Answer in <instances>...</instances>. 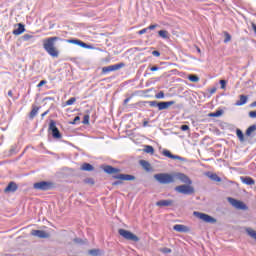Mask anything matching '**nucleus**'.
Returning <instances> with one entry per match:
<instances>
[{
    "mask_svg": "<svg viewBox=\"0 0 256 256\" xmlns=\"http://www.w3.org/2000/svg\"><path fill=\"white\" fill-rule=\"evenodd\" d=\"M175 191L177 193H181L182 195H193V193H195V188H193L191 184L180 185L175 187Z\"/></svg>",
    "mask_w": 256,
    "mask_h": 256,
    "instance_id": "obj_5",
    "label": "nucleus"
},
{
    "mask_svg": "<svg viewBox=\"0 0 256 256\" xmlns=\"http://www.w3.org/2000/svg\"><path fill=\"white\" fill-rule=\"evenodd\" d=\"M43 85H47V80H42L39 82V84L37 85V87H43Z\"/></svg>",
    "mask_w": 256,
    "mask_h": 256,
    "instance_id": "obj_43",
    "label": "nucleus"
},
{
    "mask_svg": "<svg viewBox=\"0 0 256 256\" xmlns=\"http://www.w3.org/2000/svg\"><path fill=\"white\" fill-rule=\"evenodd\" d=\"M175 177H177L181 183H186V185H191L193 183V181L183 173H177L175 174Z\"/></svg>",
    "mask_w": 256,
    "mask_h": 256,
    "instance_id": "obj_15",
    "label": "nucleus"
},
{
    "mask_svg": "<svg viewBox=\"0 0 256 256\" xmlns=\"http://www.w3.org/2000/svg\"><path fill=\"white\" fill-rule=\"evenodd\" d=\"M19 186L14 181L9 182L8 186L4 189V193H15Z\"/></svg>",
    "mask_w": 256,
    "mask_h": 256,
    "instance_id": "obj_16",
    "label": "nucleus"
},
{
    "mask_svg": "<svg viewBox=\"0 0 256 256\" xmlns=\"http://www.w3.org/2000/svg\"><path fill=\"white\" fill-rule=\"evenodd\" d=\"M194 216L200 219L201 221H204V223H217V219L213 218L212 216H209V214L194 212Z\"/></svg>",
    "mask_w": 256,
    "mask_h": 256,
    "instance_id": "obj_8",
    "label": "nucleus"
},
{
    "mask_svg": "<svg viewBox=\"0 0 256 256\" xmlns=\"http://www.w3.org/2000/svg\"><path fill=\"white\" fill-rule=\"evenodd\" d=\"M188 79L191 81V83H199V76L197 75L191 74L188 76Z\"/></svg>",
    "mask_w": 256,
    "mask_h": 256,
    "instance_id": "obj_29",
    "label": "nucleus"
},
{
    "mask_svg": "<svg viewBox=\"0 0 256 256\" xmlns=\"http://www.w3.org/2000/svg\"><path fill=\"white\" fill-rule=\"evenodd\" d=\"M223 115V111L217 110L216 112L208 114V117H221Z\"/></svg>",
    "mask_w": 256,
    "mask_h": 256,
    "instance_id": "obj_31",
    "label": "nucleus"
},
{
    "mask_svg": "<svg viewBox=\"0 0 256 256\" xmlns=\"http://www.w3.org/2000/svg\"><path fill=\"white\" fill-rule=\"evenodd\" d=\"M150 71H159V67L158 66H153L150 68Z\"/></svg>",
    "mask_w": 256,
    "mask_h": 256,
    "instance_id": "obj_49",
    "label": "nucleus"
},
{
    "mask_svg": "<svg viewBox=\"0 0 256 256\" xmlns=\"http://www.w3.org/2000/svg\"><path fill=\"white\" fill-rule=\"evenodd\" d=\"M157 207H171L173 200H160L156 202Z\"/></svg>",
    "mask_w": 256,
    "mask_h": 256,
    "instance_id": "obj_18",
    "label": "nucleus"
},
{
    "mask_svg": "<svg viewBox=\"0 0 256 256\" xmlns=\"http://www.w3.org/2000/svg\"><path fill=\"white\" fill-rule=\"evenodd\" d=\"M89 119H90L89 114L84 115L82 123H83L84 125H89Z\"/></svg>",
    "mask_w": 256,
    "mask_h": 256,
    "instance_id": "obj_35",
    "label": "nucleus"
},
{
    "mask_svg": "<svg viewBox=\"0 0 256 256\" xmlns=\"http://www.w3.org/2000/svg\"><path fill=\"white\" fill-rule=\"evenodd\" d=\"M249 117H251V119H255L256 118V111H250L249 112Z\"/></svg>",
    "mask_w": 256,
    "mask_h": 256,
    "instance_id": "obj_44",
    "label": "nucleus"
},
{
    "mask_svg": "<svg viewBox=\"0 0 256 256\" xmlns=\"http://www.w3.org/2000/svg\"><path fill=\"white\" fill-rule=\"evenodd\" d=\"M103 169L104 172L108 175H113V179H119V181H135V176L131 174H117L121 172L119 168H115L111 165H106Z\"/></svg>",
    "mask_w": 256,
    "mask_h": 256,
    "instance_id": "obj_2",
    "label": "nucleus"
},
{
    "mask_svg": "<svg viewBox=\"0 0 256 256\" xmlns=\"http://www.w3.org/2000/svg\"><path fill=\"white\" fill-rule=\"evenodd\" d=\"M48 130L52 132V137L54 139H61V132H59V128H57L55 120H50Z\"/></svg>",
    "mask_w": 256,
    "mask_h": 256,
    "instance_id": "obj_9",
    "label": "nucleus"
},
{
    "mask_svg": "<svg viewBox=\"0 0 256 256\" xmlns=\"http://www.w3.org/2000/svg\"><path fill=\"white\" fill-rule=\"evenodd\" d=\"M228 203H230L232 207H235V209H239L240 211H247V209H249V207H247L245 203L235 198L229 197Z\"/></svg>",
    "mask_w": 256,
    "mask_h": 256,
    "instance_id": "obj_7",
    "label": "nucleus"
},
{
    "mask_svg": "<svg viewBox=\"0 0 256 256\" xmlns=\"http://www.w3.org/2000/svg\"><path fill=\"white\" fill-rule=\"evenodd\" d=\"M240 181H242V183H244V185H255V180L249 176L240 177Z\"/></svg>",
    "mask_w": 256,
    "mask_h": 256,
    "instance_id": "obj_19",
    "label": "nucleus"
},
{
    "mask_svg": "<svg viewBox=\"0 0 256 256\" xmlns=\"http://www.w3.org/2000/svg\"><path fill=\"white\" fill-rule=\"evenodd\" d=\"M112 185H113V186H115V185H121V181L113 182Z\"/></svg>",
    "mask_w": 256,
    "mask_h": 256,
    "instance_id": "obj_52",
    "label": "nucleus"
},
{
    "mask_svg": "<svg viewBox=\"0 0 256 256\" xmlns=\"http://www.w3.org/2000/svg\"><path fill=\"white\" fill-rule=\"evenodd\" d=\"M220 85H221V89H226L227 88V81L220 80Z\"/></svg>",
    "mask_w": 256,
    "mask_h": 256,
    "instance_id": "obj_37",
    "label": "nucleus"
},
{
    "mask_svg": "<svg viewBox=\"0 0 256 256\" xmlns=\"http://www.w3.org/2000/svg\"><path fill=\"white\" fill-rule=\"evenodd\" d=\"M149 105H150V107H158L159 102H157V101H150Z\"/></svg>",
    "mask_w": 256,
    "mask_h": 256,
    "instance_id": "obj_40",
    "label": "nucleus"
},
{
    "mask_svg": "<svg viewBox=\"0 0 256 256\" xmlns=\"http://www.w3.org/2000/svg\"><path fill=\"white\" fill-rule=\"evenodd\" d=\"M207 177L212 181H216V183H221V177H219L216 173H207Z\"/></svg>",
    "mask_w": 256,
    "mask_h": 256,
    "instance_id": "obj_22",
    "label": "nucleus"
},
{
    "mask_svg": "<svg viewBox=\"0 0 256 256\" xmlns=\"http://www.w3.org/2000/svg\"><path fill=\"white\" fill-rule=\"evenodd\" d=\"M80 120H81V118H80L79 116H76V117L74 118V121L72 122L73 125H75L76 121H80Z\"/></svg>",
    "mask_w": 256,
    "mask_h": 256,
    "instance_id": "obj_50",
    "label": "nucleus"
},
{
    "mask_svg": "<svg viewBox=\"0 0 256 256\" xmlns=\"http://www.w3.org/2000/svg\"><path fill=\"white\" fill-rule=\"evenodd\" d=\"M59 37H49L43 40V49L50 55V57H53L54 59H57L59 57V49L57 46H55V42L59 41Z\"/></svg>",
    "mask_w": 256,
    "mask_h": 256,
    "instance_id": "obj_1",
    "label": "nucleus"
},
{
    "mask_svg": "<svg viewBox=\"0 0 256 256\" xmlns=\"http://www.w3.org/2000/svg\"><path fill=\"white\" fill-rule=\"evenodd\" d=\"M180 129L181 131H189V125H182Z\"/></svg>",
    "mask_w": 256,
    "mask_h": 256,
    "instance_id": "obj_46",
    "label": "nucleus"
},
{
    "mask_svg": "<svg viewBox=\"0 0 256 256\" xmlns=\"http://www.w3.org/2000/svg\"><path fill=\"white\" fill-rule=\"evenodd\" d=\"M174 231H177V233H189L191 231V228L189 226H185L183 224H176L173 226Z\"/></svg>",
    "mask_w": 256,
    "mask_h": 256,
    "instance_id": "obj_14",
    "label": "nucleus"
},
{
    "mask_svg": "<svg viewBox=\"0 0 256 256\" xmlns=\"http://www.w3.org/2000/svg\"><path fill=\"white\" fill-rule=\"evenodd\" d=\"M158 35L162 37V39H169V32H167V30L158 31Z\"/></svg>",
    "mask_w": 256,
    "mask_h": 256,
    "instance_id": "obj_28",
    "label": "nucleus"
},
{
    "mask_svg": "<svg viewBox=\"0 0 256 256\" xmlns=\"http://www.w3.org/2000/svg\"><path fill=\"white\" fill-rule=\"evenodd\" d=\"M144 153H148L149 155H154L155 154V148L151 145H145L143 149Z\"/></svg>",
    "mask_w": 256,
    "mask_h": 256,
    "instance_id": "obj_24",
    "label": "nucleus"
},
{
    "mask_svg": "<svg viewBox=\"0 0 256 256\" xmlns=\"http://www.w3.org/2000/svg\"><path fill=\"white\" fill-rule=\"evenodd\" d=\"M123 67H125V63L106 66L102 68V74L107 75V73H111V71H119V69H123Z\"/></svg>",
    "mask_w": 256,
    "mask_h": 256,
    "instance_id": "obj_10",
    "label": "nucleus"
},
{
    "mask_svg": "<svg viewBox=\"0 0 256 256\" xmlns=\"http://www.w3.org/2000/svg\"><path fill=\"white\" fill-rule=\"evenodd\" d=\"M171 105H175V101H168V102H159L158 103V110L163 111L171 107Z\"/></svg>",
    "mask_w": 256,
    "mask_h": 256,
    "instance_id": "obj_17",
    "label": "nucleus"
},
{
    "mask_svg": "<svg viewBox=\"0 0 256 256\" xmlns=\"http://www.w3.org/2000/svg\"><path fill=\"white\" fill-rule=\"evenodd\" d=\"M45 115H49V110H46L44 113L41 114L42 119L43 117H45Z\"/></svg>",
    "mask_w": 256,
    "mask_h": 256,
    "instance_id": "obj_51",
    "label": "nucleus"
},
{
    "mask_svg": "<svg viewBox=\"0 0 256 256\" xmlns=\"http://www.w3.org/2000/svg\"><path fill=\"white\" fill-rule=\"evenodd\" d=\"M140 165L145 171H151V164L146 160H140Z\"/></svg>",
    "mask_w": 256,
    "mask_h": 256,
    "instance_id": "obj_23",
    "label": "nucleus"
},
{
    "mask_svg": "<svg viewBox=\"0 0 256 256\" xmlns=\"http://www.w3.org/2000/svg\"><path fill=\"white\" fill-rule=\"evenodd\" d=\"M13 35H22V33H25V25L19 23L18 28L13 30Z\"/></svg>",
    "mask_w": 256,
    "mask_h": 256,
    "instance_id": "obj_20",
    "label": "nucleus"
},
{
    "mask_svg": "<svg viewBox=\"0 0 256 256\" xmlns=\"http://www.w3.org/2000/svg\"><path fill=\"white\" fill-rule=\"evenodd\" d=\"M224 43H229V41H231V34H229V32H224Z\"/></svg>",
    "mask_w": 256,
    "mask_h": 256,
    "instance_id": "obj_33",
    "label": "nucleus"
},
{
    "mask_svg": "<svg viewBox=\"0 0 256 256\" xmlns=\"http://www.w3.org/2000/svg\"><path fill=\"white\" fill-rule=\"evenodd\" d=\"M75 101H77V98L72 97V98H70L69 100L66 101V105L71 106V105H73V103H75Z\"/></svg>",
    "mask_w": 256,
    "mask_h": 256,
    "instance_id": "obj_34",
    "label": "nucleus"
},
{
    "mask_svg": "<svg viewBox=\"0 0 256 256\" xmlns=\"http://www.w3.org/2000/svg\"><path fill=\"white\" fill-rule=\"evenodd\" d=\"M37 113H39V107L34 106L29 114L30 119H35V117H37Z\"/></svg>",
    "mask_w": 256,
    "mask_h": 256,
    "instance_id": "obj_25",
    "label": "nucleus"
},
{
    "mask_svg": "<svg viewBox=\"0 0 256 256\" xmlns=\"http://www.w3.org/2000/svg\"><path fill=\"white\" fill-rule=\"evenodd\" d=\"M31 235H33V237H38L39 239H49L50 237L49 233L43 230H32Z\"/></svg>",
    "mask_w": 256,
    "mask_h": 256,
    "instance_id": "obj_11",
    "label": "nucleus"
},
{
    "mask_svg": "<svg viewBox=\"0 0 256 256\" xmlns=\"http://www.w3.org/2000/svg\"><path fill=\"white\" fill-rule=\"evenodd\" d=\"M247 103V96L240 95V100L236 102L237 107H241V105H245Z\"/></svg>",
    "mask_w": 256,
    "mask_h": 256,
    "instance_id": "obj_26",
    "label": "nucleus"
},
{
    "mask_svg": "<svg viewBox=\"0 0 256 256\" xmlns=\"http://www.w3.org/2000/svg\"><path fill=\"white\" fill-rule=\"evenodd\" d=\"M198 53H201V49L198 48Z\"/></svg>",
    "mask_w": 256,
    "mask_h": 256,
    "instance_id": "obj_56",
    "label": "nucleus"
},
{
    "mask_svg": "<svg viewBox=\"0 0 256 256\" xmlns=\"http://www.w3.org/2000/svg\"><path fill=\"white\" fill-rule=\"evenodd\" d=\"M163 97H165V93L163 91H160L157 95H156V99H163Z\"/></svg>",
    "mask_w": 256,
    "mask_h": 256,
    "instance_id": "obj_39",
    "label": "nucleus"
},
{
    "mask_svg": "<svg viewBox=\"0 0 256 256\" xmlns=\"http://www.w3.org/2000/svg\"><path fill=\"white\" fill-rule=\"evenodd\" d=\"M118 233L121 237L126 239V241H133L134 243H139V238L137 237V235L133 234L129 230L119 229Z\"/></svg>",
    "mask_w": 256,
    "mask_h": 256,
    "instance_id": "obj_4",
    "label": "nucleus"
},
{
    "mask_svg": "<svg viewBox=\"0 0 256 256\" xmlns=\"http://www.w3.org/2000/svg\"><path fill=\"white\" fill-rule=\"evenodd\" d=\"M89 254L93 255V256H97V255H99V249L89 250Z\"/></svg>",
    "mask_w": 256,
    "mask_h": 256,
    "instance_id": "obj_36",
    "label": "nucleus"
},
{
    "mask_svg": "<svg viewBox=\"0 0 256 256\" xmlns=\"http://www.w3.org/2000/svg\"><path fill=\"white\" fill-rule=\"evenodd\" d=\"M161 252L162 253H171V249L170 248H162Z\"/></svg>",
    "mask_w": 256,
    "mask_h": 256,
    "instance_id": "obj_47",
    "label": "nucleus"
},
{
    "mask_svg": "<svg viewBox=\"0 0 256 256\" xmlns=\"http://www.w3.org/2000/svg\"><path fill=\"white\" fill-rule=\"evenodd\" d=\"M131 99H132V97L130 96V97H128V98H126L125 100H124V102H123V105L124 106H126L127 105V103H129V101H131Z\"/></svg>",
    "mask_w": 256,
    "mask_h": 256,
    "instance_id": "obj_48",
    "label": "nucleus"
},
{
    "mask_svg": "<svg viewBox=\"0 0 256 256\" xmlns=\"http://www.w3.org/2000/svg\"><path fill=\"white\" fill-rule=\"evenodd\" d=\"M215 91H216V89L214 88V89L211 91V93H215Z\"/></svg>",
    "mask_w": 256,
    "mask_h": 256,
    "instance_id": "obj_55",
    "label": "nucleus"
},
{
    "mask_svg": "<svg viewBox=\"0 0 256 256\" xmlns=\"http://www.w3.org/2000/svg\"><path fill=\"white\" fill-rule=\"evenodd\" d=\"M236 135H237L239 141H241V143H243V141H245V135L243 134V131H241V129L236 130Z\"/></svg>",
    "mask_w": 256,
    "mask_h": 256,
    "instance_id": "obj_27",
    "label": "nucleus"
},
{
    "mask_svg": "<svg viewBox=\"0 0 256 256\" xmlns=\"http://www.w3.org/2000/svg\"><path fill=\"white\" fill-rule=\"evenodd\" d=\"M84 183L86 185H95V180L93 178H86L84 179Z\"/></svg>",
    "mask_w": 256,
    "mask_h": 256,
    "instance_id": "obj_32",
    "label": "nucleus"
},
{
    "mask_svg": "<svg viewBox=\"0 0 256 256\" xmlns=\"http://www.w3.org/2000/svg\"><path fill=\"white\" fill-rule=\"evenodd\" d=\"M162 155H164V157H168V159H174V161H185V158L179 155H174L169 150H163Z\"/></svg>",
    "mask_w": 256,
    "mask_h": 256,
    "instance_id": "obj_12",
    "label": "nucleus"
},
{
    "mask_svg": "<svg viewBox=\"0 0 256 256\" xmlns=\"http://www.w3.org/2000/svg\"><path fill=\"white\" fill-rule=\"evenodd\" d=\"M158 25L157 24H152L147 27L148 30L153 31V29H157Z\"/></svg>",
    "mask_w": 256,
    "mask_h": 256,
    "instance_id": "obj_42",
    "label": "nucleus"
},
{
    "mask_svg": "<svg viewBox=\"0 0 256 256\" xmlns=\"http://www.w3.org/2000/svg\"><path fill=\"white\" fill-rule=\"evenodd\" d=\"M81 171H94L95 167L89 163H83L80 167Z\"/></svg>",
    "mask_w": 256,
    "mask_h": 256,
    "instance_id": "obj_21",
    "label": "nucleus"
},
{
    "mask_svg": "<svg viewBox=\"0 0 256 256\" xmlns=\"http://www.w3.org/2000/svg\"><path fill=\"white\" fill-rule=\"evenodd\" d=\"M253 131H256V125L248 127V129L246 130L247 137H251V133H253Z\"/></svg>",
    "mask_w": 256,
    "mask_h": 256,
    "instance_id": "obj_30",
    "label": "nucleus"
},
{
    "mask_svg": "<svg viewBox=\"0 0 256 256\" xmlns=\"http://www.w3.org/2000/svg\"><path fill=\"white\" fill-rule=\"evenodd\" d=\"M152 55H154V57H161V53L159 51H157V50H154L152 52Z\"/></svg>",
    "mask_w": 256,
    "mask_h": 256,
    "instance_id": "obj_45",
    "label": "nucleus"
},
{
    "mask_svg": "<svg viewBox=\"0 0 256 256\" xmlns=\"http://www.w3.org/2000/svg\"><path fill=\"white\" fill-rule=\"evenodd\" d=\"M66 42L71 43L72 45H79V47H83V49H91V46L79 39L66 40Z\"/></svg>",
    "mask_w": 256,
    "mask_h": 256,
    "instance_id": "obj_13",
    "label": "nucleus"
},
{
    "mask_svg": "<svg viewBox=\"0 0 256 256\" xmlns=\"http://www.w3.org/2000/svg\"><path fill=\"white\" fill-rule=\"evenodd\" d=\"M148 28H143L142 30L138 31V35H145V33H147Z\"/></svg>",
    "mask_w": 256,
    "mask_h": 256,
    "instance_id": "obj_41",
    "label": "nucleus"
},
{
    "mask_svg": "<svg viewBox=\"0 0 256 256\" xmlns=\"http://www.w3.org/2000/svg\"><path fill=\"white\" fill-rule=\"evenodd\" d=\"M29 39H33V35L25 34V35L23 36V40H24V41H29Z\"/></svg>",
    "mask_w": 256,
    "mask_h": 256,
    "instance_id": "obj_38",
    "label": "nucleus"
},
{
    "mask_svg": "<svg viewBox=\"0 0 256 256\" xmlns=\"http://www.w3.org/2000/svg\"><path fill=\"white\" fill-rule=\"evenodd\" d=\"M147 125H149V122L148 121H144L143 122V127H147Z\"/></svg>",
    "mask_w": 256,
    "mask_h": 256,
    "instance_id": "obj_54",
    "label": "nucleus"
},
{
    "mask_svg": "<svg viewBox=\"0 0 256 256\" xmlns=\"http://www.w3.org/2000/svg\"><path fill=\"white\" fill-rule=\"evenodd\" d=\"M8 96H9V97H13V91L9 90V91H8Z\"/></svg>",
    "mask_w": 256,
    "mask_h": 256,
    "instance_id": "obj_53",
    "label": "nucleus"
},
{
    "mask_svg": "<svg viewBox=\"0 0 256 256\" xmlns=\"http://www.w3.org/2000/svg\"><path fill=\"white\" fill-rule=\"evenodd\" d=\"M154 179L161 185H169L171 183H175V175L169 173L155 174Z\"/></svg>",
    "mask_w": 256,
    "mask_h": 256,
    "instance_id": "obj_3",
    "label": "nucleus"
},
{
    "mask_svg": "<svg viewBox=\"0 0 256 256\" xmlns=\"http://www.w3.org/2000/svg\"><path fill=\"white\" fill-rule=\"evenodd\" d=\"M34 189L37 191H49L53 189V183L47 181H40L33 184Z\"/></svg>",
    "mask_w": 256,
    "mask_h": 256,
    "instance_id": "obj_6",
    "label": "nucleus"
}]
</instances>
